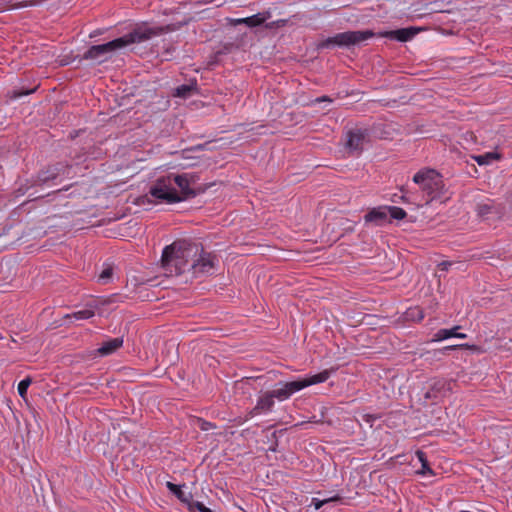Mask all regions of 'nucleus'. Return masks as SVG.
I'll list each match as a JSON object with an SVG mask.
<instances>
[{"label":"nucleus","mask_w":512,"mask_h":512,"mask_svg":"<svg viewBox=\"0 0 512 512\" xmlns=\"http://www.w3.org/2000/svg\"><path fill=\"white\" fill-rule=\"evenodd\" d=\"M166 486L167 488L173 493L175 494L179 499H183L182 498V490H181V487L172 483V482H167L166 483Z\"/></svg>","instance_id":"5701e85b"},{"label":"nucleus","mask_w":512,"mask_h":512,"mask_svg":"<svg viewBox=\"0 0 512 512\" xmlns=\"http://www.w3.org/2000/svg\"><path fill=\"white\" fill-rule=\"evenodd\" d=\"M459 328H460V326H454L451 329H440V330H438L434 334V336L432 338V342H441V341L449 339L451 337H455L456 331H458Z\"/></svg>","instance_id":"dca6fc26"},{"label":"nucleus","mask_w":512,"mask_h":512,"mask_svg":"<svg viewBox=\"0 0 512 512\" xmlns=\"http://www.w3.org/2000/svg\"><path fill=\"white\" fill-rule=\"evenodd\" d=\"M417 32H418V30L415 28H403V29L390 31L386 34V36L396 39L401 42H406V41L412 39L417 34Z\"/></svg>","instance_id":"f8f14e48"},{"label":"nucleus","mask_w":512,"mask_h":512,"mask_svg":"<svg viewBox=\"0 0 512 512\" xmlns=\"http://www.w3.org/2000/svg\"><path fill=\"white\" fill-rule=\"evenodd\" d=\"M472 159L480 166L489 165L494 161H498L501 159V154L497 152H487L482 155H474Z\"/></svg>","instance_id":"4468645a"},{"label":"nucleus","mask_w":512,"mask_h":512,"mask_svg":"<svg viewBox=\"0 0 512 512\" xmlns=\"http://www.w3.org/2000/svg\"><path fill=\"white\" fill-rule=\"evenodd\" d=\"M122 345H123L122 338L117 337V338L109 339L102 343V345L98 348L97 352L101 356H107V355H110V354L114 353L115 351H117L120 347H122Z\"/></svg>","instance_id":"9b49d317"},{"label":"nucleus","mask_w":512,"mask_h":512,"mask_svg":"<svg viewBox=\"0 0 512 512\" xmlns=\"http://www.w3.org/2000/svg\"><path fill=\"white\" fill-rule=\"evenodd\" d=\"M476 211L480 217L486 219L500 217L503 213L502 207L490 199L479 202L477 204Z\"/></svg>","instance_id":"6e6552de"},{"label":"nucleus","mask_w":512,"mask_h":512,"mask_svg":"<svg viewBox=\"0 0 512 512\" xmlns=\"http://www.w3.org/2000/svg\"><path fill=\"white\" fill-rule=\"evenodd\" d=\"M94 315H95L94 310L87 308V309L76 311L72 314L67 315L66 317L68 319H74V320H86V319L93 317Z\"/></svg>","instance_id":"f3484780"},{"label":"nucleus","mask_w":512,"mask_h":512,"mask_svg":"<svg viewBox=\"0 0 512 512\" xmlns=\"http://www.w3.org/2000/svg\"><path fill=\"white\" fill-rule=\"evenodd\" d=\"M451 265H452V262L443 261V262L439 263L438 267L442 271H447L451 267Z\"/></svg>","instance_id":"c85d7f7f"},{"label":"nucleus","mask_w":512,"mask_h":512,"mask_svg":"<svg viewBox=\"0 0 512 512\" xmlns=\"http://www.w3.org/2000/svg\"><path fill=\"white\" fill-rule=\"evenodd\" d=\"M408 317H411L415 321H421L424 318V313L420 308L416 307L409 310Z\"/></svg>","instance_id":"4be33fe9"},{"label":"nucleus","mask_w":512,"mask_h":512,"mask_svg":"<svg viewBox=\"0 0 512 512\" xmlns=\"http://www.w3.org/2000/svg\"><path fill=\"white\" fill-rule=\"evenodd\" d=\"M270 12L257 13L250 17L245 18V24L249 27H256L263 24L266 20L270 18Z\"/></svg>","instance_id":"2eb2a0df"},{"label":"nucleus","mask_w":512,"mask_h":512,"mask_svg":"<svg viewBox=\"0 0 512 512\" xmlns=\"http://www.w3.org/2000/svg\"><path fill=\"white\" fill-rule=\"evenodd\" d=\"M418 473L422 476H432L434 475L433 470L430 468L428 463H425L421 466V469L418 471Z\"/></svg>","instance_id":"a878e982"},{"label":"nucleus","mask_w":512,"mask_h":512,"mask_svg":"<svg viewBox=\"0 0 512 512\" xmlns=\"http://www.w3.org/2000/svg\"><path fill=\"white\" fill-rule=\"evenodd\" d=\"M167 30L168 26H151L147 23H142L140 25H137L129 34L114 39L110 42L90 47L85 53V58L103 61L104 57L107 54H110L118 49L124 48L130 44L140 43L149 40L152 37L161 35Z\"/></svg>","instance_id":"f03ea898"},{"label":"nucleus","mask_w":512,"mask_h":512,"mask_svg":"<svg viewBox=\"0 0 512 512\" xmlns=\"http://www.w3.org/2000/svg\"><path fill=\"white\" fill-rule=\"evenodd\" d=\"M322 101H328V102H331V99L326 97V96H323V97H319V98H316L314 100L315 103H319V102H322Z\"/></svg>","instance_id":"7c9ffc66"},{"label":"nucleus","mask_w":512,"mask_h":512,"mask_svg":"<svg viewBox=\"0 0 512 512\" xmlns=\"http://www.w3.org/2000/svg\"><path fill=\"white\" fill-rule=\"evenodd\" d=\"M415 455H416L417 459L419 460V462L421 463V466L424 465L425 463H428L426 454L423 451L417 450Z\"/></svg>","instance_id":"bb28decb"},{"label":"nucleus","mask_w":512,"mask_h":512,"mask_svg":"<svg viewBox=\"0 0 512 512\" xmlns=\"http://www.w3.org/2000/svg\"><path fill=\"white\" fill-rule=\"evenodd\" d=\"M365 133L361 129L351 130L347 134V146L351 150H359L362 147Z\"/></svg>","instance_id":"9d476101"},{"label":"nucleus","mask_w":512,"mask_h":512,"mask_svg":"<svg viewBox=\"0 0 512 512\" xmlns=\"http://www.w3.org/2000/svg\"><path fill=\"white\" fill-rule=\"evenodd\" d=\"M191 87L187 85H181L176 88V96L178 97H187L190 94Z\"/></svg>","instance_id":"b1692460"},{"label":"nucleus","mask_w":512,"mask_h":512,"mask_svg":"<svg viewBox=\"0 0 512 512\" xmlns=\"http://www.w3.org/2000/svg\"><path fill=\"white\" fill-rule=\"evenodd\" d=\"M330 375L331 372L329 370H324L320 373L305 377L303 379L279 383L278 387L270 392L272 393L274 399H277L278 401H285L293 394L306 387L325 382L328 380Z\"/></svg>","instance_id":"39448f33"},{"label":"nucleus","mask_w":512,"mask_h":512,"mask_svg":"<svg viewBox=\"0 0 512 512\" xmlns=\"http://www.w3.org/2000/svg\"><path fill=\"white\" fill-rule=\"evenodd\" d=\"M388 211L385 207L374 208L365 215V222L380 223L387 219Z\"/></svg>","instance_id":"ddd939ff"},{"label":"nucleus","mask_w":512,"mask_h":512,"mask_svg":"<svg viewBox=\"0 0 512 512\" xmlns=\"http://www.w3.org/2000/svg\"><path fill=\"white\" fill-rule=\"evenodd\" d=\"M33 91H34V90H29V91H25V92L18 93V94L16 95V97H18V96H22V95H28V94L32 93Z\"/></svg>","instance_id":"473e14b6"},{"label":"nucleus","mask_w":512,"mask_h":512,"mask_svg":"<svg viewBox=\"0 0 512 512\" xmlns=\"http://www.w3.org/2000/svg\"><path fill=\"white\" fill-rule=\"evenodd\" d=\"M112 268L110 266L105 267L99 275V281L103 284L107 283L112 276Z\"/></svg>","instance_id":"412c9836"},{"label":"nucleus","mask_w":512,"mask_h":512,"mask_svg":"<svg viewBox=\"0 0 512 512\" xmlns=\"http://www.w3.org/2000/svg\"><path fill=\"white\" fill-rule=\"evenodd\" d=\"M199 254V245L187 241H175L162 253V267L166 274L180 275L190 272L193 257Z\"/></svg>","instance_id":"7ed1b4c3"},{"label":"nucleus","mask_w":512,"mask_h":512,"mask_svg":"<svg viewBox=\"0 0 512 512\" xmlns=\"http://www.w3.org/2000/svg\"><path fill=\"white\" fill-rule=\"evenodd\" d=\"M233 25L245 24V18L231 19Z\"/></svg>","instance_id":"c756f323"},{"label":"nucleus","mask_w":512,"mask_h":512,"mask_svg":"<svg viewBox=\"0 0 512 512\" xmlns=\"http://www.w3.org/2000/svg\"><path fill=\"white\" fill-rule=\"evenodd\" d=\"M198 180L199 177L194 173H169L156 179L150 187L149 194L156 202H181L196 196L194 185Z\"/></svg>","instance_id":"f257e3e1"},{"label":"nucleus","mask_w":512,"mask_h":512,"mask_svg":"<svg viewBox=\"0 0 512 512\" xmlns=\"http://www.w3.org/2000/svg\"><path fill=\"white\" fill-rule=\"evenodd\" d=\"M31 379L30 378H25L23 380H21L18 384V393L19 395L22 397V398H25L26 396V393H27V390L31 384Z\"/></svg>","instance_id":"aec40b11"},{"label":"nucleus","mask_w":512,"mask_h":512,"mask_svg":"<svg viewBox=\"0 0 512 512\" xmlns=\"http://www.w3.org/2000/svg\"><path fill=\"white\" fill-rule=\"evenodd\" d=\"M215 262L216 257L211 253L205 252L199 246V254L197 255V257L192 258L190 272L194 276L210 273L215 266Z\"/></svg>","instance_id":"0eeeda50"},{"label":"nucleus","mask_w":512,"mask_h":512,"mask_svg":"<svg viewBox=\"0 0 512 512\" xmlns=\"http://www.w3.org/2000/svg\"><path fill=\"white\" fill-rule=\"evenodd\" d=\"M413 181L427 194V203L433 200L445 202L449 199L442 177L435 170H421L414 175Z\"/></svg>","instance_id":"20e7f679"},{"label":"nucleus","mask_w":512,"mask_h":512,"mask_svg":"<svg viewBox=\"0 0 512 512\" xmlns=\"http://www.w3.org/2000/svg\"><path fill=\"white\" fill-rule=\"evenodd\" d=\"M338 497H333V498H330V499H325V500H319L317 498H313L312 499V504L314 505L315 509L318 510L320 509L324 504L330 502V501H335L337 500Z\"/></svg>","instance_id":"393cba45"},{"label":"nucleus","mask_w":512,"mask_h":512,"mask_svg":"<svg viewBox=\"0 0 512 512\" xmlns=\"http://www.w3.org/2000/svg\"><path fill=\"white\" fill-rule=\"evenodd\" d=\"M274 397L270 391L261 394L258 397L256 406L250 412L252 415H259L262 413H268L272 410L275 401Z\"/></svg>","instance_id":"1a4fd4ad"},{"label":"nucleus","mask_w":512,"mask_h":512,"mask_svg":"<svg viewBox=\"0 0 512 512\" xmlns=\"http://www.w3.org/2000/svg\"><path fill=\"white\" fill-rule=\"evenodd\" d=\"M194 507L200 512H212L211 509L207 508L203 503L196 502Z\"/></svg>","instance_id":"cd10ccee"},{"label":"nucleus","mask_w":512,"mask_h":512,"mask_svg":"<svg viewBox=\"0 0 512 512\" xmlns=\"http://www.w3.org/2000/svg\"><path fill=\"white\" fill-rule=\"evenodd\" d=\"M373 36L374 33L370 30L342 32L322 41L319 44V48L356 45L365 42L366 40L372 38Z\"/></svg>","instance_id":"423d86ee"},{"label":"nucleus","mask_w":512,"mask_h":512,"mask_svg":"<svg viewBox=\"0 0 512 512\" xmlns=\"http://www.w3.org/2000/svg\"><path fill=\"white\" fill-rule=\"evenodd\" d=\"M455 349H468L475 352H481L480 348L473 344H457V345H449L443 348V351H450Z\"/></svg>","instance_id":"6ab92c4d"},{"label":"nucleus","mask_w":512,"mask_h":512,"mask_svg":"<svg viewBox=\"0 0 512 512\" xmlns=\"http://www.w3.org/2000/svg\"><path fill=\"white\" fill-rule=\"evenodd\" d=\"M466 337H467V335L465 333H459L456 331L455 338L465 339Z\"/></svg>","instance_id":"2f4dec72"},{"label":"nucleus","mask_w":512,"mask_h":512,"mask_svg":"<svg viewBox=\"0 0 512 512\" xmlns=\"http://www.w3.org/2000/svg\"><path fill=\"white\" fill-rule=\"evenodd\" d=\"M387 211H388V214L391 216V218L396 219V220H402L406 217V212L400 207H396V206L388 207Z\"/></svg>","instance_id":"a211bd4d"}]
</instances>
